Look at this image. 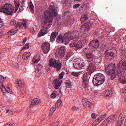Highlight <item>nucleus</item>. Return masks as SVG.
<instances>
[{
	"mask_svg": "<svg viewBox=\"0 0 126 126\" xmlns=\"http://www.w3.org/2000/svg\"><path fill=\"white\" fill-rule=\"evenodd\" d=\"M3 26V21L0 18V28H1Z\"/></svg>",
	"mask_w": 126,
	"mask_h": 126,
	"instance_id": "09e8293b",
	"label": "nucleus"
},
{
	"mask_svg": "<svg viewBox=\"0 0 126 126\" xmlns=\"http://www.w3.org/2000/svg\"><path fill=\"white\" fill-rule=\"evenodd\" d=\"M82 81H83V86L84 87V88H86L89 86V82L88 81V79L87 77L83 76L82 78Z\"/></svg>",
	"mask_w": 126,
	"mask_h": 126,
	"instance_id": "4be33fe9",
	"label": "nucleus"
},
{
	"mask_svg": "<svg viewBox=\"0 0 126 126\" xmlns=\"http://www.w3.org/2000/svg\"><path fill=\"white\" fill-rule=\"evenodd\" d=\"M61 104H62V101L61 100H58L55 106L59 107L61 106Z\"/></svg>",
	"mask_w": 126,
	"mask_h": 126,
	"instance_id": "a18cd8bd",
	"label": "nucleus"
},
{
	"mask_svg": "<svg viewBox=\"0 0 126 126\" xmlns=\"http://www.w3.org/2000/svg\"><path fill=\"white\" fill-rule=\"evenodd\" d=\"M67 13V12H66L64 13V15H66V14Z\"/></svg>",
	"mask_w": 126,
	"mask_h": 126,
	"instance_id": "0e129e2a",
	"label": "nucleus"
},
{
	"mask_svg": "<svg viewBox=\"0 0 126 126\" xmlns=\"http://www.w3.org/2000/svg\"><path fill=\"white\" fill-rule=\"evenodd\" d=\"M50 49H51V45L50 43L48 42H45L42 44V49L44 54H48L50 52Z\"/></svg>",
	"mask_w": 126,
	"mask_h": 126,
	"instance_id": "dca6fc26",
	"label": "nucleus"
},
{
	"mask_svg": "<svg viewBox=\"0 0 126 126\" xmlns=\"http://www.w3.org/2000/svg\"><path fill=\"white\" fill-rule=\"evenodd\" d=\"M59 125H60V121H58V122H56L54 124H52L50 126H58Z\"/></svg>",
	"mask_w": 126,
	"mask_h": 126,
	"instance_id": "603ef678",
	"label": "nucleus"
},
{
	"mask_svg": "<svg viewBox=\"0 0 126 126\" xmlns=\"http://www.w3.org/2000/svg\"><path fill=\"white\" fill-rule=\"evenodd\" d=\"M105 70L106 73L109 76H110L111 80H114L117 76H119V80L120 83L126 84V78L122 75L123 70H126V58H123L119 62V63L116 69V65L115 63L109 64L108 66L105 67Z\"/></svg>",
	"mask_w": 126,
	"mask_h": 126,
	"instance_id": "f257e3e1",
	"label": "nucleus"
},
{
	"mask_svg": "<svg viewBox=\"0 0 126 126\" xmlns=\"http://www.w3.org/2000/svg\"><path fill=\"white\" fill-rule=\"evenodd\" d=\"M83 53L86 55L87 56V61L88 63H90V62H92L93 59H95V55L94 53L97 52L98 50H91L89 48H86L83 50Z\"/></svg>",
	"mask_w": 126,
	"mask_h": 126,
	"instance_id": "39448f33",
	"label": "nucleus"
},
{
	"mask_svg": "<svg viewBox=\"0 0 126 126\" xmlns=\"http://www.w3.org/2000/svg\"><path fill=\"white\" fill-rule=\"evenodd\" d=\"M57 21V24L58 25H60V24H61V22H58V21Z\"/></svg>",
	"mask_w": 126,
	"mask_h": 126,
	"instance_id": "052dcab7",
	"label": "nucleus"
},
{
	"mask_svg": "<svg viewBox=\"0 0 126 126\" xmlns=\"http://www.w3.org/2000/svg\"><path fill=\"white\" fill-rule=\"evenodd\" d=\"M0 11L7 14V15H11L14 11V8L11 4L7 3L5 4L4 6L1 8Z\"/></svg>",
	"mask_w": 126,
	"mask_h": 126,
	"instance_id": "423d86ee",
	"label": "nucleus"
},
{
	"mask_svg": "<svg viewBox=\"0 0 126 126\" xmlns=\"http://www.w3.org/2000/svg\"><path fill=\"white\" fill-rule=\"evenodd\" d=\"M97 116H98V115H96L95 113H92L91 115V117L92 119H96V118H97Z\"/></svg>",
	"mask_w": 126,
	"mask_h": 126,
	"instance_id": "49530a36",
	"label": "nucleus"
},
{
	"mask_svg": "<svg viewBox=\"0 0 126 126\" xmlns=\"http://www.w3.org/2000/svg\"><path fill=\"white\" fill-rule=\"evenodd\" d=\"M76 42H77V41L76 40H72L69 44L70 47L74 48L75 51L81 50L82 48V43L78 44L76 43Z\"/></svg>",
	"mask_w": 126,
	"mask_h": 126,
	"instance_id": "9d476101",
	"label": "nucleus"
},
{
	"mask_svg": "<svg viewBox=\"0 0 126 126\" xmlns=\"http://www.w3.org/2000/svg\"><path fill=\"white\" fill-rule=\"evenodd\" d=\"M26 41H27V38L25 37V38H24V41H22V42H23L24 44H25V43L26 42Z\"/></svg>",
	"mask_w": 126,
	"mask_h": 126,
	"instance_id": "4d7b16f0",
	"label": "nucleus"
},
{
	"mask_svg": "<svg viewBox=\"0 0 126 126\" xmlns=\"http://www.w3.org/2000/svg\"><path fill=\"white\" fill-rule=\"evenodd\" d=\"M53 82L55 85V89H59L60 88V86H61V81L58 80L57 79H55Z\"/></svg>",
	"mask_w": 126,
	"mask_h": 126,
	"instance_id": "393cba45",
	"label": "nucleus"
},
{
	"mask_svg": "<svg viewBox=\"0 0 126 126\" xmlns=\"http://www.w3.org/2000/svg\"><path fill=\"white\" fill-rule=\"evenodd\" d=\"M22 10H23V7L22 6H20L19 8V11L21 12Z\"/></svg>",
	"mask_w": 126,
	"mask_h": 126,
	"instance_id": "13d9d810",
	"label": "nucleus"
},
{
	"mask_svg": "<svg viewBox=\"0 0 126 126\" xmlns=\"http://www.w3.org/2000/svg\"><path fill=\"white\" fill-rule=\"evenodd\" d=\"M71 74L73 75V76H75V77H78V76H79V74H80V72H72Z\"/></svg>",
	"mask_w": 126,
	"mask_h": 126,
	"instance_id": "ea45409f",
	"label": "nucleus"
},
{
	"mask_svg": "<svg viewBox=\"0 0 126 126\" xmlns=\"http://www.w3.org/2000/svg\"><path fill=\"white\" fill-rule=\"evenodd\" d=\"M17 31H18V30H16L15 31H13V30H11L7 32V34H8V35H9L10 36H13V35L16 34Z\"/></svg>",
	"mask_w": 126,
	"mask_h": 126,
	"instance_id": "c756f323",
	"label": "nucleus"
},
{
	"mask_svg": "<svg viewBox=\"0 0 126 126\" xmlns=\"http://www.w3.org/2000/svg\"><path fill=\"white\" fill-rule=\"evenodd\" d=\"M88 19V16H87V15H85L80 18L81 23H84V22H85Z\"/></svg>",
	"mask_w": 126,
	"mask_h": 126,
	"instance_id": "2f4dec72",
	"label": "nucleus"
},
{
	"mask_svg": "<svg viewBox=\"0 0 126 126\" xmlns=\"http://www.w3.org/2000/svg\"><path fill=\"white\" fill-rule=\"evenodd\" d=\"M42 68H43V66L41 64H38L35 66V71H41L42 70Z\"/></svg>",
	"mask_w": 126,
	"mask_h": 126,
	"instance_id": "f704fd0d",
	"label": "nucleus"
},
{
	"mask_svg": "<svg viewBox=\"0 0 126 126\" xmlns=\"http://www.w3.org/2000/svg\"><path fill=\"white\" fill-rule=\"evenodd\" d=\"M36 72V76L37 77H40V76H42L44 75V73L42 72L41 71H35Z\"/></svg>",
	"mask_w": 126,
	"mask_h": 126,
	"instance_id": "c9c22d12",
	"label": "nucleus"
},
{
	"mask_svg": "<svg viewBox=\"0 0 126 126\" xmlns=\"http://www.w3.org/2000/svg\"><path fill=\"white\" fill-rule=\"evenodd\" d=\"M56 108H57L56 106H53L52 107V108H51L50 109V111L49 114V117H52V115H53V114H54V113L56 111Z\"/></svg>",
	"mask_w": 126,
	"mask_h": 126,
	"instance_id": "c85d7f7f",
	"label": "nucleus"
},
{
	"mask_svg": "<svg viewBox=\"0 0 126 126\" xmlns=\"http://www.w3.org/2000/svg\"><path fill=\"white\" fill-rule=\"evenodd\" d=\"M15 24H16V21L15 20H11L10 22V25H15Z\"/></svg>",
	"mask_w": 126,
	"mask_h": 126,
	"instance_id": "c03bdc74",
	"label": "nucleus"
},
{
	"mask_svg": "<svg viewBox=\"0 0 126 126\" xmlns=\"http://www.w3.org/2000/svg\"><path fill=\"white\" fill-rule=\"evenodd\" d=\"M78 108H77V107H75V106H74V107H73L72 108V111H77V109H78Z\"/></svg>",
	"mask_w": 126,
	"mask_h": 126,
	"instance_id": "5fc2aeb1",
	"label": "nucleus"
},
{
	"mask_svg": "<svg viewBox=\"0 0 126 126\" xmlns=\"http://www.w3.org/2000/svg\"><path fill=\"white\" fill-rule=\"evenodd\" d=\"M15 84L17 87H21V86H23V83L21 80H17Z\"/></svg>",
	"mask_w": 126,
	"mask_h": 126,
	"instance_id": "7c9ffc66",
	"label": "nucleus"
},
{
	"mask_svg": "<svg viewBox=\"0 0 126 126\" xmlns=\"http://www.w3.org/2000/svg\"><path fill=\"white\" fill-rule=\"evenodd\" d=\"M107 117V113H102V115L99 116L97 119L94 121L93 124V126H97V125H99L100 123L103 120H104L105 119H106V117Z\"/></svg>",
	"mask_w": 126,
	"mask_h": 126,
	"instance_id": "1a4fd4ad",
	"label": "nucleus"
},
{
	"mask_svg": "<svg viewBox=\"0 0 126 126\" xmlns=\"http://www.w3.org/2000/svg\"><path fill=\"white\" fill-rule=\"evenodd\" d=\"M65 84L68 88H70V87H71L72 83L70 80L66 81Z\"/></svg>",
	"mask_w": 126,
	"mask_h": 126,
	"instance_id": "e433bc0d",
	"label": "nucleus"
},
{
	"mask_svg": "<svg viewBox=\"0 0 126 126\" xmlns=\"http://www.w3.org/2000/svg\"><path fill=\"white\" fill-rule=\"evenodd\" d=\"M65 75V73L63 71H62L60 73V74L59 75V79H62V78H63V76Z\"/></svg>",
	"mask_w": 126,
	"mask_h": 126,
	"instance_id": "4c0bfd02",
	"label": "nucleus"
},
{
	"mask_svg": "<svg viewBox=\"0 0 126 126\" xmlns=\"http://www.w3.org/2000/svg\"><path fill=\"white\" fill-rule=\"evenodd\" d=\"M31 56V53L29 52H25L22 55L23 60H28L30 56Z\"/></svg>",
	"mask_w": 126,
	"mask_h": 126,
	"instance_id": "cd10ccee",
	"label": "nucleus"
},
{
	"mask_svg": "<svg viewBox=\"0 0 126 126\" xmlns=\"http://www.w3.org/2000/svg\"><path fill=\"white\" fill-rule=\"evenodd\" d=\"M9 112H10L9 109H7L6 112V114H7V113H9Z\"/></svg>",
	"mask_w": 126,
	"mask_h": 126,
	"instance_id": "680f3d73",
	"label": "nucleus"
},
{
	"mask_svg": "<svg viewBox=\"0 0 126 126\" xmlns=\"http://www.w3.org/2000/svg\"><path fill=\"white\" fill-rule=\"evenodd\" d=\"M92 27V25L91 23H86L81 26V31L82 32H85L86 31H89Z\"/></svg>",
	"mask_w": 126,
	"mask_h": 126,
	"instance_id": "f8f14e48",
	"label": "nucleus"
},
{
	"mask_svg": "<svg viewBox=\"0 0 126 126\" xmlns=\"http://www.w3.org/2000/svg\"><path fill=\"white\" fill-rule=\"evenodd\" d=\"M79 6H80V4H76L73 5V8H74V9H76V8H78Z\"/></svg>",
	"mask_w": 126,
	"mask_h": 126,
	"instance_id": "8fccbe9b",
	"label": "nucleus"
},
{
	"mask_svg": "<svg viewBox=\"0 0 126 126\" xmlns=\"http://www.w3.org/2000/svg\"><path fill=\"white\" fill-rule=\"evenodd\" d=\"M96 69L97 64H95V63H90L87 68V71L92 73V72H94Z\"/></svg>",
	"mask_w": 126,
	"mask_h": 126,
	"instance_id": "f3484780",
	"label": "nucleus"
},
{
	"mask_svg": "<svg viewBox=\"0 0 126 126\" xmlns=\"http://www.w3.org/2000/svg\"><path fill=\"white\" fill-rule=\"evenodd\" d=\"M58 36V32H54L51 33V36H50V41L51 42H54L55 41V39L57 38V36Z\"/></svg>",
	"mask_w": 126,
	"mask_h": 126,
	"instance_id": "bb28decb",
	"label": "nucleus"
},
{
	"mask_svg": "<svg viewBox=\"0 0 126 126\" xmlns=\"http://www.w3.org/2000/svg\"><path fill=\"white\" fill-rule=\"evenodd\" d=\"M0 88H1L2 91L4 93H5V92H6V88H5V87H4L3 86V85H1L0 87Z\"/></svg>",
	"mask_w": 126,
	"mask_h": 126,
	"instance_id": "a19ab883",
	"label": "nucleus"
},
{
	"mask_svg": "<svg viewBox=\"0 0 126 126\" xmlns=\"http://www.w3.org/2000/svg\"><path fill=\"white\" fill-rule=\"evenodd\" d=\"M40 60H41L40 54H37L34 56L32 62H33L34 64L37 63L40 61Z\"/></svg>",
	"mask_w": 126,
	"mask_h": 126,
	"instance_id": "a878e982",
	"label": "nucleus"
},
{
	"mask_svg": "<svg viewBox=\"0 0 126 126\" xmlns=\"http://www.w3.org/2000/svg\"><path fill=\"white\" fill-rule=\"evenodd\" d=\"M99 46L100 43L98 40H93L89 44V47L91 49H97V48H99Z\"/></svg>",
	"mask_w": 126,
	"mask_h": 126,
	"instance_id": "ddd939ff",
	"label": "nucleus"
},
{
	"mask_svg": "<svg viewBox=\"0 0 126 126\" xmlns=\"http://www.w3.org/2000/svg\"><path fill=\"white\" fill-rule=\"evenodd\" d=\"M126 122H124V125H126Z\"/></svg>",
	"mask_w": 126,
	"mask_h": 126,
	"instance_id": "69168bd1",
	"label": "nucleus"
},
{
	"mask_svg": "<svg viewBox=\"0 0 126 126\" xmlns=\"http://www.w3.org/2000/svg\"><path fill=\"white\" fill-rule=\"evenodd\" d=\"M29 6H30V8L31 12H32V13H34V11H35V9L34 8V5H33V3H32V1L30 2Z\"/></svg>",
	"mask_w": 126,
	"mask_h": 126,
	"instance_id": "473e14b6",
	"label": "nucleus"
},
{
	"mask_svg": "<svg viewBox=\"0 0 126 126\" xmlns=\"http://www.w3.org/2000/svg\"><path fill=\"white\" fill-rule=\"evenodd\" d=\"M82 103L84 106L86 107H88L89 109H92V108H94V105L92 104V103H90L89 101L86 99H83L82 100Z\"/></svg>",
	"mask_w": 126,
	"mask_h": 126,
	"instance_id": "a211bd4d",
	"label": "nucleus"
},
{
	"mask_svg": "<svg viewBox=\"0 0 126 126\" xmlns=\"http://www.w3.org/2000/svg\"><path fill=\"white\" fill-rule=\"evenodd\" d=\"M104 55L106 58H108V57H111V58H112V59L115 58V54H114V52L109 51V50H106L104 53Z\"/></svg>",
	"mask_w": 126,
	"mask_h": 126,
	"instance_id": "b1692460",
	"label": "nucleus"
},
{
	"mask_svg": "<svg viewBox=\"0 0 126 126\" xmlns=\"http://www.w3.org/2000/svg\"><path fill=\"white\" fill-rule=\"evenodd\" d=\"M79 36V32L78 31H73L72 32H68L65 33L64 35L63 36L62 35H60L57 38V42L59 44H63L65 42V45H68V43L71 40H73L74 37H77Z\"/></svg>",
	"mask_w": 126,
	"mask_h": 126,
	"instance_id": "7ed1b4c3",
	"label": "nucleus"
},
{
	"mask_svg": "<svg viewBox=\"0 0 126 126\" xmlns=\"http://www.w3.org/2000/svg\"><path fill=\"white\" fill-rule=\"evenodd\" d=\"M80 39L83 43H87L89 39V35L86 33H84L80 36Z\"/></svg>",
	"mask_w": 126,
	"mask_h": 126,
	"instance_id": "6ab92c4d",
	"label": "nucleus"
},
{
	"mask_svg": "<svg viewBox=\"0 0 126 126\" xmlns=\"http://www.w3.org/2000/svg\"><path fill=\"white\" fill-rule=\"evenodd\" d=\"M124 120H125V116H124V114L121 113L120 114L119 117L117 121V126H122L121 125L124 122Z\"/></svg>",
	"mask_w": 126,
	"mask_h": 126,
	"instance_id": "aec40b11",
	"label": "nucleus"
},
{
	"mask_svg": "<svg viewBox=\"0 0 126 126\" xmlns=\"http://www.w3.org/2000/svg\"><path fill=\"white\" fill-rule=\"evenodd\" d=\"M0 81H2V82H3V81L5 80V77H3V76H0Z\"/></svg>",
	"mask_w": 126,
	"mask_h": 126,
	"instance_id": "3c124183",
	"label": "nucleus"
},
{
	"mask_svg": "<svg viewBox=\"0 0 126 126\" xmlns=\"http://www.w3.org/2000/svg\"><path fill=\"white\" fill-rule=\"evenodd\" d=\"M8 89L6 90V92H8L9 93H11V91H10V89L9 87H7Z\"/></svg>",
	"mask_w": 126,
	"mask_h": 126,
	"instance_id": "6e6d98bb",
	"label": "nucleus"
},
{
	"mask_svg": "<svg viewBox=\"0 0 126 126\" xmlns=\"http://www.w3.org/2000/svg\"><path fill=\"white\" fill-rule=\"evenodd\" d=\"M29 43H26V44H25L23 47H22V50L23 51H24L25 50H27V49H28V48H29Z\"/></svg>",
	"mask_w": 126,
	"mask_h": 126,
	"instance_id": "58836bf2",
	"label": "nucleus"
},
{
	"mask_svg": "<svg viewBox=\"0 0 126 126\" xmlns=\"http://www.w3.org/2000/svg\"><path fill=\"white\" fill-rule=\"evenodd\" d=\"M16 27L19 29H21V28L26 29V28H27V22L25 20H22L21 22H18L16 24Z\"/></svg>",
	"mask_w": 126,
	"mask_h": 126,
	"instance_id": "2eb2a0df",
	"label": "nucleus"
},
{
	"mask_svg": "<svg viewBox=\"0 0 126 126\" xmlns=\"http://www.w3.org/2000/svg\"><path fill=\"white\" fill-rule=\"evenodd\" d=\"M50 67H54V68H56V71L58 72L61 70L62 68V63H60L58 60L51 58L49 60V64Z\"/></svg>",
	"mask_w": 126,
	"mask_h": 126,
	"instance_id": "0eeeda50",
	"label": "nucleus"
},
{
	"mask_svg": "<svg viewBox=\"0 0 126 126\" xmlns=\"http://www.w3.org/2000/svg\"><path fill=\"white\" fill-rule=\"evenodd\" d=\"M102 62V56H100L96 59V63H100Z\"/></svg>",
	"mask_w": 126,
	"mask_h": 126,
	"instance_id": "37998d69",
	"label": "nucleus"
},
{
	"mask_svg": "<svg viewBox=\"0 0 126 126\" xmlns=\"http://www.w3.org/2000/svg\"><path fill=\"white\" fill-rule=\"evenodd\" d=\"M102 95L104 97H112L113 92L111 90H106L102 93Z\"/></svg>",
	"mask_w": 126,
	"mask_h": 126,
	"instance_id": "412c9836",
	"label": "nucleus"
},
{
	"mask_svg": "<svg viewBox=\"0 0 126 126\" xmlns=\"http://www.w3.org/2000/svg\"><path fill=\"white\" fill-rule=\"evenodd\" d=\"M58 15V8L54 6H51L48 10H46L42 15L40 16L42 24L44 25V28L41 29L38 33V37H43L48 33L47 29L50 28L53 24L54 17Z\"/></svg>",
	"mask_w": 126,
	"mask_h": 126,
	"instance_id": "f03ea898",
	"label": "nucleus"
},
{
	"mask_svg": "<svg viewBox=\"0 0 126 126\" xmlns=\"http://www.w3.org/2000/svg\"><path fill=\"white\" fill-rule=\"evenodd\" d=\"M68 22L70 24H72V25L73 24V23H74V19H70L68 20Z\"/></svg>",
	"mask_w": 126,
	"mask_h": 126,
	"instance_id": "de8ad7c7",
	"label": "nucleus"
},
{
	"mask_svg": "<svg viewBox=\"0 0 126 126\" xmlns=\"http://www.w3.org/2000/svg\"><path fill=\"white\" fill-rule=\"evenodd\" d=\"M124 126H126V125H124Z\"/></svg>",
	"mask_w": 126,
	"mask_h": 126,
	"instance_id": "338daca9",
	"label": "nucleus"
},
{
	"mask_svg": "<svg viewBox=\"0 0 126 126\" xmlns=\"http://www.w3.org/2000/svg\"><path fill=\"white\" fill-rule=\"evenodd\" d=\"M56 97V93H54L51 94V98H53V99H55Z\"/></svg>",
	"mask_w": 126,
	"mask_h": 126,
	"instance_id": "864d4df0",
	"label": "nucleus"
},
{
	"mask_svg": "<svg viewBox=\"0 0 126 126\" xmlns=\"http://www.w3.org/2000/svg\"><path fill=\"white\" fill-rule=\"evenodd\" d=\"M105 80H106L105 76L101 73H98L94 76L92 83L94 86H98V85L103 84L105 82Z\"/></svg>",
	"mask_w": 126,
	"mask_h": 126,
	"instance_id": "20e7f679",
	"label": "nucleus"
},
{
	"mask_svg": "<svg viewBox=\"0 0 126 126\" xmlns=\"http://www.w3.org/2000/svg\"><path fill=\"white\" fill-rule=\"evenodd\" d=\"M115 119H116V115H111L108 117L105 121H104L102 124H103V126H107L108 124H111V123H113V122L115 121Z\"/></svg>",
	"mask_w": 126,
	"mask_h": 126,
	"instance_id": "4468645a",
	"label": "nucleus"
},
{
	"mask_svg": "<svg viewBox=\"0 0 126 126\" xmlns=\"http://www.w3.org/2000/svg\"><path fill=\"white\" fill-rule=\"evenodd\" d=\"M12 65L13 67H14L15 68H18V67H19V66L18 65V63H17L16 62H13L12 63Z\"/></svg>",
	"mask_w": 126,
	"mask_h": 126,
	"instance_id": "79ce46f5",
	"label": "nucleus"
},
{
	"mask_svg": "<svg viewBox=\"0 0 126 126\" xmlns=\"http://www.w3.org/2000/svg\"><path fill=\"white\" fill-rule=\"evenodd\" d=\"M24 43L23 42H20L18 43V45H20V46H23Z\"/></svg>",
	"mask_w": 126,
	"mask_h": 126,
	"instance_id": "bf43d9fd",
	"label": "nucleus"
},
{
	"mask_svg": "<svg viewBox=\"0 0 126 126\" xmlns=\"http://www.w3.org/2000/svg\"><path fill=\"white\" fill-rule=\"evenodd\" d=\"M73 66L75 69H83L85 67V63L83 62V60L77 58L74 60V62L73 64Z\"/></svg>",
	"mask_w": 126,
	"mask_h": 126,
	"instance_id": "6e6552de",
	"label": "nucleus"
},
{
	"mask_svg": "<svg viewBox=\"0 0 126 126\" xmlns=\"http://www.w3.org/2000/svg\"><path fill=\"white\" fill-rule=\"evenodd\" d=\"M75 0V1H79V0Z\"/></svg>",
	"mask_w": 126,
	"mask_h": 126,
	"instance_id": "e2e57ef3",
	"label": "nucleus"
},
{
	"mask_svg": "<svg viewBox=\"0 0 126 126\" xmlns=\"http://www.w3.org/2000/svg\"><path fill=\"white\" fill-rule=\"evenodd\" d=\"M66 52V49H65V46H62L60 48H59L57 50L58 55L60 59H63L65 55V52Z\"/></svg>",
	"mask_w": 126,
	"mask_h": 126,
	"instance_id": "9b49d317",
	"label": "nucleus"
},
{
	"mask_svg": "<svg viewBox=\"0 0 126 126\" xmlns=\"http://www.w3.org/2000/svg\"><path fill=\"white\" fill-rule=\"evenodd\" d=\"M40 103H41V100L39 98H35L32 101L30 105V107L32 108L33 106H35V105H38V104H40Z\"/></svg>",
	"mask_w": 126,
	"mask_h": 126,
	"instance_id": "5701e85b",
	"label": "nucleus"
},
{
	"mask_svg": "<svg viewBox=\"0 0 126 126\" xmlns=\"http://www.w3.org/2000/svg\"><path fill=\"white\" fill-rule=\"evenodd\" d=\"M20 6V4H19V1H15V11H14L15 13H16L17 10H18V9L19 8Z\"/></svg>",
	"mask_w": 126,
	"mask_h": 126,
	"instance_id": "72a5a7b5",
	"label": "nucleus"
}]
</instances>
